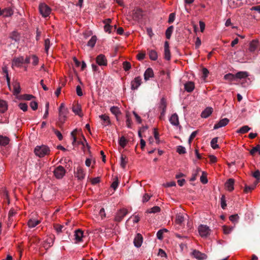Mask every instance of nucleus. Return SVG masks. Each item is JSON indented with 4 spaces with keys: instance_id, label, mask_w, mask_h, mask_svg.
Segmentation results:
<instances>
[{
    "instance_id": "nucleus-37",
    "label": "nucleus",
    "mask_w": 260,
    "mask_h": 260,
    "mask_svg": "<svg viewBox=\"0 0 260 260\" xmlns=\"http://www.w3.org/2000/svg\"><path fill=\"white\" fill-rule=\"evenodd\" d=\"M110 110L111 112L116 116H117L120 113V111L119 108L116 106L111 107Z\"/></svg>"
},
{
    "instance_id": "nucleus-26",
    "label": "nucleus",
    "mask_w": 260,
    "mask_h": 260,
    "mask_svg": "<svg viewBox=\"0 0 260 260\" xmlns=\"http://www.w3.org/2000/svg\"><path fill=\"white\" fill-rule=\"evenodd\" d=\"M235 79H245L248 76V73L247 72L241 71L238 72L235 75Z\"/></svg>"
},
{
    "instance_id": "nucleus-7",
    "label": "nucleus",
    "mask_w": 260,
    "mask_h": 260,
    "mask_svg": "<svg viewBox=\"0 0 260 260\" xmlns=\"http://www.w3.org/2000/svg\"><path fill=\"white\" fill-rule=\"evenodd\" d=\"M192 255L194 258L199 260L205 259L207 257V255L205 253H202L197 250H194L192 251Z\"/></svg>"
},
{
    "instance_id": "nucleus-56",
    "label": "nucleus",
    "mask_w": 260,
    "mask_h": 260,
    "mask_svg": "<svg viewBox=\"0 0 260 260\" xmlns=\"http://www.w3.org/2000/svg\"><path fill=\"white\" fill-rule=\"evenodd\" d=\"M30 106L33 110H36L38 108V103L35 101H32L30 103Z\"/></svg>"
},
{
    "instance_id": "nucleus-63",
    "label": "nucleus",
    "mask_w": 260,
    "mask_h": 260,
    "mask_svg": "<svg viewBox=\"0 0 260 260\" xmlns=\"http://www.w3.org/2000/svg\"><path fill=\"white\" fill-rule=\"evenodd\" d=\"M63 228V225H55L54 228L57 233H59L62 232V229Z\"/></svg>"
},
{
    "instance_id": "nucleus-29",
    "label": "nucleus",
    "mask_w": 260,
    "mask_h": 260,
    "mask_svg": "<svg viewBox=\"0 0 260 260\" xmlns=\"http://www.w3.org/2000/svg\"><path fill=\"white\" fill-rule=\"evenodd\" d=\"M13 93L16 95L18 94L21 91V88L20 84L18 82H15L13 83Z\"/></svg>"
},
{
    "instance_id": "nucleus-32",
    "label": "nucleus",
    "mask_w": 260,
    "mask_h": 260,
    "mask_svg": "<svg viewBox=\"0 0 260 260\" xmlns=\"http://www.w3.org/2000/svg\"><path fill=\"white\" fill-rule=\"evenodd\" d=\"M184 220V216L182 213H179L177 214L176 218V222L177 224H181Z\"/></svg>"
},
{
    "instance_id": "nucleus-3",
    "label": "nucleus",
    "mask_w": 260,
    "mask_h": 260,
    "mask_svg": "<svg viewBox=\"0 0 260 260\" xmlns=\"http://www.w3.org/2000/svg\"><path fill=\"white\" fill-rule=\"evenodd\" d=\"M39 9L40 13L44 18L48 17L51 12V8L45 3H41Z\"/></svg>"
},
{
    "instance_id": "nucleus-24",
    "label": "nucleus",
    "mask_w": 260,
    "mask_h": 260,
    "mask_svg": "<svg viewBox=\"0 0 260 260\" xmlns=\"http://www.w3.org/2000/svg\"><path fill=\"white\" fill-rule=\"evenodd\" d=\"M258 45V41L257 40H252L249 45V50L250 52H253L254 51L256 48H257V46Z\"/></svg>"
},
{
    "instance_id": "nucleus-22",
    "label": "nucleus",
    "mask_w": 260,
    "mask_h": 260,
    "mask_svg": "<svg viewBox=\"0 0 260 260\" xmlns=\"http://www.w3.org/2000/svg\"><path fill=\"white\" fill-rule=\"evenodd\" d=\"M154 74L153 71L151 68H148L144 73V79L145 80H149L150 78L153 77Z\"/></svg>"
},
{
    "instance_id": "nucleus-50",
    "label": "nucleus",
    "mask_w": 260,
    "mask_h": 260,
    "mask_svg": "<svg viewBox=\"0 0 260 260\" xmlns=\"http://www.w3.org/2000/svg\"><path fill=\"white\" fill-rule=\"evenodd\" d=\"M258 152L260 154V146L257 145V146L253 148L250 151L251 154L253 155L255 152Z\"/></svg>"
},
{
    "instance_id": "nucleus-53",
    "label": "nucleus",
    "mask_w": 260,
    "mask_h": 260,
    "mask_svg": "<svg viewBox=\"0 0 260 260\" xmlns=\"http://www.w3.org/2000/svg\"><path fill=\"white\" fill-rule=\"evenodd\" d=\"M151 196L148 193H145L142 197V202L146 203L148 202L150 199Z\"/></svg>"
},
{
    "instance_id": "nucleus-11",
    "label": "nucleus",
    "mask_w": 260,
    "mask_h": 260,
    "mask_svg": "<svg viewBox=\"0 0 260 260\" xmlns=\"http://www.w3.org/2000/svg\"><path fill=\"white\" fill-rule=\"evenodd\" d=\"M24 63V58L22 56H20L17 58H14L12 60V67H20Z\"/></svg>"
},
{
    "instance_id": "nucleus-1",
    "label": "nucleus",
    "mask_w": 260,
    "mask_h": 260,
    "mask_svg": "<svg viewBox=\"0 0 260 260\" xmlns=\"http://www.w3.org/2000/svg\"><path fill=\"white\" fill-rule=\"evenodd\" d=\"M49 148L46 145L37 146L34 150L35 154L39 157H43L50 153Z\"/></svg>"
},
{
    "instance_id": "nucleus-18",
    "label": "nucleus",
    "mask_w": 260,
    "mask_h": 260,
    "mask_svg": "<svg viewBox=\"0 0 260 260\" xmlns=\"http://www.w3.org/2000/svg\"><path fill=\"white\" fill-rule=\"evenodd\" d=\"M72 111L75 114L79 115L80 117L83 116V114L81 112V106L79 104L73 105Z\"/></svg>"
},
{
    "instance_id": "nucleus-61",
    "label": "nucleus",
    "mask_w": 260,
    "mask_h": 260,
    "mask_svg": "<svg viewBox=\"0 0 260 260\" xmlns=\"http://www.w3.org/2000/svg\"><path fill=\"white\" fill-rule=\"evenodd\" d=\"M154 137L157 143H158L159 142V134L157 132L156 128H154Z\"/></svg>"
},
{
    "instance_id": "nucleus-42",
    "label": "nucleus",
    "mask_w": 260,
    "mask_h": 260,
    "mask_svg": "<svg viewBox=\"0 0 260 260\" xmlns=\"http://www.w3.org/2000/svg\"><path fill=\"white\" fill-rule=\"evenodd\" d=\"M173 30V26H171L169 27L166 31V36L168 39H169L171 37L172 33Z\"/></svg>"
},
{
    "instance_id": "nucleus-62",
    "label": "nucleus",
    "mask_w": 260,
    "mask_h": 260,
    "mask_svg": "<svg viewBox=\"0 0 260 260\" xmlns=\"http://www.w3.org/2000/svg\"><path fill=\"white\" fill-rule=\"evenodd\" d=\"M175 18V13H171L169 17V20H168L169 23H172L174 21Z\"/></svg>"
},
{
    "instance_id": "nucleus-46",
    "label": "nucleus",
    "mask_w": 260,
    "mask_h": 260,
    "mask_svg": "<svg viewBox=\"0 0 260 260\" xmlns=\"http://www.w3.org/2000/svg\"><path fill=\"white\" fill-rule=\"evenodd\" d=\"M126 143H127V141L124 137H122L120 138V139L119 140V145L122 148H124L125 146Z\"/></svg>"
},
{
    "instance_id": "nucleus-31",
    "label": "nucleus",
    "mask_w": 260,
    "mask_h": 260,
    "mask_svg": "<svg viewBox=\"0 0 260 260\" xmlns=\"http://www.w3.org/2000/svg\"><path fill=\"white\" fill-rule=\"evenodd\" d=\"M8 108L6 102L4 100H0V112L4 113Z\"/></svg>"
},
{
    "instance_id": "nucleus-16",
    "label": "nucleus",
    "mask_w": 260,
    "mask_h": 260,
    "mask_svg": "<svg viewBox=\"0 0 260 260\" xmlns=\"http://www.w3.org/2000/svg\"><path fill=\"white\" fill-rule=\"evenodd\" d=\"M234 179L232 178H230L227 180V181L225 183V187L229 191H231L234 190Z\"/></svg>"
},
{
    "instance_id": "nucleus-48",
    "label": "nucleus",
    "mask_w": 260,
    "mask_h": 260,
    "mask_svg": "<svg viewBox=\"0 0 260 260\" xmlns=\"http://www.w3.org/2000/svg\"><path fill=\"white\" fill-rule=\"evenodd\" d=\"M177 152L179 154H184L186 152L185 148L182 146H179L177 147Z\"/></svg>"
},
{
    "instance_id": "nucleus-47",
    "label": "nucleus",
    "mask_w": 260,
    "mask_h": 260,
    "mask_svg": "<svg viewBox=\"0 0 260 260\" xmlns=\"http://www.w3.org/2000/svg\"><path fill=\"white\" fill-rule=\"evenodd\" d=\"M220 203H221V207L223 209H225L226 204V201L225 199L224 196H222L221 199H220Z\"/></svg>"
},
{
    "instance_id": "nucleus-44",
    "label": "nucleus",
    "mask_w": 260,
    "mask_h": 260,
    "mask_svg": "<svg viewBox=\"0 0 260 260\" xmlns=\"http://www.w3.org/2000/svg\"><path fill=\"white\" fill-rule=\"evenodd\" d=\"M166 102L164 98H162L160 100L159 108L161 110H166Z\"/></svg>"
},
{
    "instance_id": "nucleus-59",
    "label": "nucleus",
    "mask_w": 260,
    "mask_h": 260,
    "mask_svg": "<svg viewBox=\"0 0 260 260\" xmlns=\"http://www.w3.org/2000/svg\"><path fill=\"white\" fill-rule=\"evenodd\" d=\"M197 133H198L197 131H194L191 134V135L189 138V139H188V142L189 143H190L192 141V140L195 138V137L196 136V135L197 134Z\"/></svg>"
},
{
    "instance_id": "nucleus-19",
    "label": "nucleus",
    "mask_w": 260,
    "mask_h": 260,
    "mask_svg": "<svg viewBox=\"0 0 260 260\" xmlns=\"http://www.w3.org/2000/svg\"><path fill=\"white\" fill-rule=\"evenodd\" d=\"M184 89L185 90L188 92H192L194 89V84L192 81H188L186 83L184 84Z\"/></svg>"
},
{
    "instance_id": "nucleus-39",
    "label": "nucleus",
    "mask_w": 260,
    "mask_h": 260,
    "mask_svg": "<svg viewBox=\"0 0 260 260\" xmlns=\"http://www.w3.org/2000/svg\"><path fill=\"white\" fill-rule=\"evenodd\" d=\"M160 208L158 206H154L147 210V213H155L160 212Z\"/></svg>"
},
{
    "instance_id": "nucleus-8",
    "label": "nucleus",
    "mask_w": 260,
    "mask_h": 260,
    "mask_svg": "<svg viewBox=\"0 0 260 260\" xmlns=\"http://www.w3.org/2000/svg\"><path fill=\"white\" fill-rule=\"evenodd\" d=\"M99 118L102 121V124L103 126H107L111 125L110 117L106 114H102L99 116Z\"/></svg>"
},
{
    "instance_id": "nucleus-41",
    "label": "nucleus",
    "mask_w": 260,
    "mask_h": 260,
    "mask_svg": "<svg viewBox=\"0 0 260 260\" xmlns=\"http://www.w3.org/2000/svg\"><path fill=\"white\" fill-rule=\"evenodd\" d=\"M52 44L50 43V40L49 39H46L44 41V46L45 52L48 53V50Z\"/></svg>"
},
{
    "instance_id": "nucleus-45",
    "label": "nucleus",
    "mask_w": 260,
    "mask_h": 260,
    "mask_svg": "<svg viewBox=\"0 0 260 260\" xmlns=\"http://www.w3.org/2000/svg\"><path fill=\"white\" fill-rule=\"evenodd\" d=\"M234 227H229L225 225L223 226V232L225 234H229L233 230Z\"/></svg>"
},
{
    "instance_id": "nucleus-55",
    "label": "nucleus",
    "mask_w": 260,
    "mask_h": 260,
    "mask_svg": "<svg viewBox=\"0 0 260 260\" xmlns=\"http://www.w3.org/2000/svg\"><path fill=\"white\" fill-rule=\"evenodd\" d=\"M118 185V178L116 177L115 180L112 183L111 186L112 188H113L114 190H115Z\"/></svg>"
},
{
    "instance_id": "nucleus-33",
    "label": "nucleus",
    "mask_w": 260,
    "mask_h": 260,
    "mask_svg": "<svg viewBox=\"0 0 260 260\" xmlns=\"http://www.w3.org/2000/svg\"><path fill=\"white\" fill-rule=\"evenodd\" d=\"M250 127L248 125H244L237 131V133L239 134H245L250 130Z\"/></svg>"
},
{
    "instance_id": "nucleus-40",
    "label": "nucleus",
    "mask_w": 260,
    "mask_h": 260,
    "mask_svg": "<svg viewBox=\"0 0 260 260\" xmlns=\"http://www.w3.org/2000/svg\"><path fill=\"white\" fill-rule=\"evenodd\" d=\"M224 79L229 81H232L236 79L235 75L233 74L229 73L224 76Z\"/></svg>"
},
{
    "instance_id": "nucleus-43",
    "label": "nucleus",
    "mask_w": 260,
    "mask_h": 260,
    "mask_svg": "<svg viewBox=\"0 0 260 260\" xmlns=\"http://www.w3.org/2000/svg\"><path fill=\"white\" fill-rule=\"evenodd\" d=\"M127 163L126 157L123 155H121L120 157V166L122 168H124L125 167L126 164Z\"/></svg>"
},
{
    "instance_id": "nucleus-51",
    "label": "nucleus",
    "mask_w": 260,
    "mask_h": 260,
    "mask_svg": "<svg viewBox=\"0 0 260 260\" xmlns=\"http://www.w3.org/2000/svg\"><path fill=\"white\" fill-rule=\"evenodd\" d=\"M123 68L125 71H127L131 69V65L129 62L127 61H124L123 63Z\"/></svg>"
},
{
    "instance_id": "nucleus-57",
    "label": "nucleus",
    "mask_w": 260,
    "mask_h": 260,
    "mask_svg": "<svg viewBox=\"0 0 260 260\" xmlns=\"http://www.w3.org/2000/svg\"><path fill=\"white\" fill-rule=\"evenodd\" d=\"M112 28V26L108 24H106L104 26L105 31L106 32H108V33H110L111 32Z\"/></svg>"
},
{
    "instance_id": "nucleus-30",
    "label": "nucleus",
    "mask_w": 260,
    "mask_h": 260,
    "mask_svg": "<svg viewBox=\"0 0 260 260\" xmlns=\"http://www.w3.org/2000/svg\"><path fill=\"white\" fill-rule=\"evenodd\" d=\"M10 140L8 137L0 135V145L5 146L9 143Z\"/></svg>"
},
{
    "instance_id": "nucleus-28",
    "label": "nucleus",
    "mask_w": 260,
    "mask_h": 260,
    "mask_svg": "<svg viewBox=\"0 0 260 260\" xmlns=\"http://www.w3.org/2000/svg\"><path fill=\"white\" fill-rule=\"evenodd\" d=\"M212 113V109L210 107L206 108L201 113V117L203 118H207Z\"/></svg>"
},
{
    "instance_id": "nucleus-2",
    "label": "nucleus",
    "mask_w": 260,
    "mask_h": 260,
    "mask_svg": "<svg viewBox=\"0 0 260 260\" xmlns=\"http://www.w3.org/2000/svg\"><path fill=\"white\" fill-rule=\"evenodd\" d=\"M59 115L58 119L60 123H63L66 120L67 115L69 113V110L66 108L63 103H61L58 109Z\"/></svg>"
},
{
    "instance_id": "nucleus-64",
    "label": "nucleus",
    "mask_w": 260,
    "mask_h": 260,
    "mask_svg": "<svg viewBox=\"0 0 260 260\" xmlns=\"http://www.w3.org/2000/svg\"><path fill=\"white\" fill-rule=\"evenodd\" d=\"M253 176L257 180L260 179V172L258 170L255 171L253 173Z\"/></svg>"
},
{
    "instance_id": "nucleus-58",
    "label": "nucleus",
    "mask_w": 260,
    "mask_h": 260,
    "mask_svg": "<svg viewBox=\"0 0 260 260\" xmlns=\"http://www.w3.org/2000/svg\"><path fill=\"white\" fill-rule=\"evenodd\" d=\"M33 98H34V96L31 94H25L23 95V99L25 100L30 101Z\"/></svg>"
},
{
    "instance_id": "nucleus-20",
    "label": "nucleus",
    "mask_w": 260,
    "mask_h": 260,
    "mask_svg": "<svg viewBox=\"0 0 260 260\" xmlns=\"http://www.w3.org/2000/svg\"><path fill=\"white\" fill-rule=\"evenodd\" d=\"M170 123L175 126H177L179 124L178 116L177 114L175 113L172 115L169 119Z\"/></svg>"
},
{
    "instance_id": "nucleus-9",
    "label": "nucleus",
    "mask_w": 260,
    "mask_h": 260,
    "mask_svg": "<svg viewBox=\"0 0 260 260\" xmlns=\"http://www.w3.org/2000/svg\"><path fill=\"white\" fill-rule=\"evenodd\" d=\"M75 237V243H78L82 241V238L83 237V232L81 230H78L75 231L74 234Z\"/></svg>"
},
{
    "instance_id": "nucleus-5",
    "label": "nucleus",
    "mask_w": 260,
    "mask_h": 260,
    "mask_svg": "<svg viewBox=\"0 0 260 260\" xmlns=\"http://www.w3.org/2000/svg\"><path fill=\"white\" fill-rule=\"evenodd\" d=\"M54 175L57 179L62 178L66 173L64 168L61 166L56 167L53 171Z\"/></svg>"
},
{
    "instance_id": "nucleus-36",
    "label": "nucleus",
    "mask_w": 260,
    "mask_h": 260,
    "mask_svg": "<svg viewBox=\"0 0 260 260\" xmlns=\"http://www.w3.org/2000/svg\"><path fill=\"white\" fill-rule=\"evenodd\" d=\"M54 239V237H51L48 238L46 240L44 247L47 248L51 247L53 244Z\"/></svg>"
},
{
    "instance_id": "nucleus-4",
    "label": "nucleus",
    "mask_w": 260,
    "mask_h": 260,
    "mask_svg": "<svg viewBox=\"0 0 260 260\" xmlns=\"http://www.w3.org/2000/svg\"><path fill=\"white\" fill-rule=\"evenodd\" d=\"M198 232L202 238H207L210 235L211 230L207 225L201 224L198 227Z\"/></svg>"
},
{
    "instance_id": "nucleus-13",
    "label": "nucleus",
    "mask_w": 260,
    "mask_h": 260,
    "mask_svg": "<svg viewBox=\"0 0 260 260\" xmlns=\"http://www.w3.org/2000/svg\"><path fill=\"white\" fill-rule=\"evenodd\" d=\"M229 119H228L226 118H223V119H221L220 120H219L218 123H217L216 124H215L214 125V129H216L219 128L220 127L225 126L229 123Z\"/></svg>"
},
{
    "instance_id": "nucleus-34",
    "label": "nucleus",
    "mask_w": 260,
    "mask_h": 260,
    "mask_svg": "<svg viewBox=\"0 0 260 260\" xmlns=\"http://www.w3.org/2000/svg\"><path fill=\"white\" fill-rule=\"evenodd\" d=\"M96 40L97 38L95 36H92L89 41L87 43V46L91 47V48L93 47L95 44Z\"/></svg>"
},
{
    "instance_id": "nucleus-25",
    "label": "nucleus",
    "mask_w": 260,
    "mask_h": 260,
    "mask_svg": "<svg viewBox=\"0 0 260 260\" xmlns=\"http://www.w3.org/2000/svg\"><path fill=\"white\" fill-rule=\"evenodd\" d=\"M2 71L3 73L5 74L6 78L7 84L9 88H10V78L9 76L8 67L6 66H4L2 67Z\"/></svg>"
},
{
    "instance_id": "nucleus-27",
    "label": "nucleus",
    "mask_w": 260,
    "mask_h": 260,
    "mask_svg": "<svg viewBox=\"0 0 260 260\" xmlns=\"http://www.w3.org/2000/svg\"><path fill=\"white\" fill-rule=\"evenodd\" d=\"M41 221L40 220H37L35 219H30L27 222V224L29 228H33L37 226L40 223Z\"/></svg>"
},
{
    "instance_id": "nucleus-23",
    "label": "nucleus",
    "mask_w": 260,
    "mask_h": 260,
    "mask_svg": "<svg viewBox=\"0 0 260 260\" xmlns=\"http://www.w3.org/2000/svg\"><path fill=\"white\" fill-rule=\"evenodd\" d=\"M142 15V11L140 9L137 8L134 10L133 16L135 19L137 20L141 19Z\"/></svg>"
},
{
    "instance_id": "nucleus-17",
    "label": "nucleus",
    "mask_w": 260,
    "mask_h": 260,
    "mask_svg": "<svg viewBox=\"0 0 260 260\" xmlns=\"http://www.w3.org/2000/svg\"><path fill=\"white\" fill-rule=\"evenodd\" d=\"M85 173L84 171H83V169L80 167H78L77 168V171L76 173V177L80 180H82L85 178Z\"/></svg>"
},
{
    "instance_id": "nucleus-49",
    "label": "nucleus",
    "mask_w": 260,
    "mask_h": 260,
    "mask_svg": "<svg viewBox=\"0 0 260 260\" xmlns=\"http://www.w3.org/2000/svg\"><path fill=\"white\" fill-rule=\"evenodd\" d=\"M239 219V216L237 214L232 215L230 216V220L233 222H237Z\"/></svg>"
},
{
    "instance_id": "nucleus-35",
    "label": "nucleus",
    "mask_w": 260,
    "mask_h": 260,
    "mask_svg": "<svg viewBox=\"0 0 260 260\" xmlns=\"http://www.w3.org/2000/svg\"><path fill=\"white\" fill-rule=\"evenodd\" d=\"M149 56L150 59L153 60H156L158 57L157 52L153 50L149 51Z\"/></svg>"
},
{
    "instance_id": "nucleus-12",
    "label": "nucleus",
    "mask_w": 260,
    "mask_h": 260,
    "mask_svg": "<svg viewBox=\"0 0 260 260\" xmlns=\"http://www.w3.org/2000/svg\"><path fill=\"white\" fill-rule=\"evenodd\" d=\"M96 63L99 66H107V61L105 56L103 54L99 55L96 58Z\"/></svg>"
},
{
    "instance_id": "nucleus-38",
    "label": "nucleus",
    "mask_w": 260,
    "mask_h": 260,
    "mask_svg": "<svg viewBox=\"0 0 260 260\" xmlns=\"http://www.w3.org/2000/svg\"><path fill=\"white\" fill-rule=\"evenodd\" d=\"M218 138L215 137L212 139L211 141V146L214 149H216L219 148V145L217 144Z\"/></svg>"
},
{
    "instance_id": "nucleus-52",
    "label": "nucleus",
    "mask_w": 260,
    "mask_h": 260,
    "mask_svg": "<svg viewBox=\"0 0 260 260\" xmlns=\"http://www.w3.org/2000/svg\"><path fill=\"white\" fill-rule=\"evenodd\" d=\"M19 107L20 109H21L23 111H26L27 110V105L25 103H20L19 105Z\"/></svg>"
},
{
    "instance_id": "nucleus-15",
    "label": "nucleus",
    "mask_w": 260,
    "mask_h": 260,
    "mask_svg": "<svg viewBox=\"0 0 260 260\" xmlns=\"http://www.w3.org/2000/svg\"><path fill=\"white\" fill-rule=\"evenodd\" d=\"M143 242V237L142 235L140 234H138L134 240V244L135 246L137 247H141L142 244Z\"/></svg>"
},
{
    "instance_id": "nucleus-54",
    "label": "nucleus",
    "mask_w": 260,
    "mask_h": 260,
    "mask_svg": "<svg viewBox=\"0 0 260 260\" xmlns=\"http://www.w3.org/2000/svg\"><path fill=\"white\" fill-rule=\"evenodd\" d=\"M31 58H32V63L33 65L34 66H36L38 64V62H39V58L38 57L35 55H33L32 56H31Z\"/></svg>"
},
{
    "instance_id": "nucleus-60",
    "label": "nucleus",
    "mask_w": 260,
    "mask_h": 260,
    "mask_svg": "<svg viewBox=\"0 0 260 260\" xmlns=\"http://www.w3.org/2000/svg\"><path fill=\"white\" fill-rule=\"evenodd\" d=\"M255 186V185H253V186H247V185H246L245 187V189H244L245 192L247 193L249 191L253 190Z\"/></svg>"
},
{
    "instance_id": "nucleus-10",
    "label": "nucleus",
    "mask_w": 260,
    "mask_h": 260,
    "mask_svg": "<svg viewBox=\"0 0 260 260\" xmlns=\"http://www.w3.org/2000/svg\"><path fill=\"white\" fill-rule=\"evenodd\" d=\"M13 14V10L11 8H7L4 9H0V16H3L5 17L11 16Z\"/></svg>"
},
{
    "instance_id": "nucleus-6",
    "label": "nucleus",
    "mask_w": 260,
    "mask_h": 260,
    "mask_svg": "<svg viewBox=\"0 0 260 260\" xmlns=\"http://www.w3.org/2000/svg\"><path fill=\"white\" fill-rule=\"evenodd\" d=\"M127 214V211L125 209H122L119 210L115 217V220L116 221H121L124 217Z\"/></svg>"
},
{
    "instance_id": "nucleus-21",
    "label": "nucleus",
    "mask_w": 260,
    "mask_h": 260,
    "mask_svg": "<svg viewBox=\"0 0 260 260\" xmlns=\"http://www.w3.org/2000/svg\"><path fill=\"white\" fill-rule=\"evenodd\" d=\"M165 58L167 60H169L171 58V53L169 49V43L166 42L165 43Z\"/></svg>"
},
{
    "instance_id": "nucleus-14",
    "label": "nucleus",
    "mask_w": 260,
    "mask_h": 260,
    "mask_svg": "<svg viewBox=\"0 0 260 260\" xmlns=\"http://www.w3.org/2000/svg\"><path fill=\"white\" fill-rule=\"evenodd\" d=\"M141 78L140 77H136L131 82V88L133 90L137 89L141 84Z\"/></svg>"
}]
</instances>
